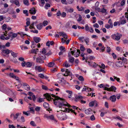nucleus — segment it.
I'll use <instances>...</instances> for the list:
<instances>
[{
    "label": "nucleus",
    "instance_id": "f257e3e1",
    "mask_svg": "<svg viewBox=\"0 0 128 128\" xmlns=\"http://www.w3.org/2000/svg\"><path fill=\"white\" fill-rule=\"evenodd\" d=\"M51 95L52 97L54 98L53 99L54 100V104L56 105H58L60 108L63 107L64 106H71L70 104L64 102L62 98L53 94Z\"/></svg>",
    "mask_w": 128,
    "mask_h": 128
},
{
    "label": "nucleus",
    "instance_id": "f03ea898",
    "mask_svg": "<svg viewBox=\"0 0 128 128\" xmlns=\"http://www.w3.org/2000/svg\"><path fill=\"white\" fill-rule=\"evenodd\" d=\"M63 109L62 110H60V111H57L58 113L57 114L56 116L57 118L61 120H66L67 118V116L66 114L64 112H62V110L64 112H71L74 113L76 115V113L75 112L74 110L72 109H68L66 108H63Z\"/></svg>",
    "mask_w": 128,
    "mask_h": 128
},
{
    "label": "nucleus",
    "instance_id": "7ed1b4c3",
    "mask_svg": "<svg viewBox=\"0 0 128 128\" xmlns=\"http://www.w3.org/2000/svg\"><path fill=\"white\" fill-rule=\"evenodd\" d=\"M5 32L4 34L3 35H2L0 37V38L2 40H4V39L7 40L9 39L10 37L12 36V37L15 38L17 36V34H12L10 33L9 35H8V36H7L6 34L7 32L6 30L5 31Z\"/></svg>",
    "mask_w": 128,
    "mask_h": 128
},
{
    "label": "nucleus",
    "instance_id": "20e7f679",
    "mask_svg": "<svg viewBox=\"0 0 128 128\" xmlns=\"http://www.w3.org/2000/svg\"><path fill=\"white\" fill-rule=\"evenodd\" d=\"M121 34L118 32L113 34L111 36L112 38L114 40L118 41L119 40L121 36Z\"/></svg>",
    "mask_w": 128,
    "mask_h": 128
},
{
    "label": "nucleus",
    "instance_id": "39448f33",
    "mask_svg": "<svg viewBox=\"0 0 128 128\" xmlns=\"http://www.w3.org/2000/svg\"><path fill=\"white\" fill-rule=\"evenodd\" d=\"M60 36H62L64 38H62L61 39L63 43H64L66 41V39L68 38V36L64 32H60L59 33Z\"/></svg>",
    "mask_w": 128,
    "mask_h": 128
},
{
    "label": "nucleus",
    "instance_id": "423d86ee",
    "mask_svg": "<svg viewBox=\"0 0 128 128\" xmlns=\"http://www.w3.org/2000/svg\"><path fill=\"white\" fill-rule=\"evenodd\" d=\"M61 71L64 72H65L66 73L64 74L63 73L62 74V75L64 76H72V74L71 72H70L67 69H61Z\"/></svg>",
    "mask_w": 128,
    "mask_h": 128
},
{
    "label": "nucleus",
    "instance_id": "0eeeda50",
    "mask_svg": "<svg viewBox=\"0 0 128 128\" xmlns=\"http://www.w3.org/2000/svg\"><path fill=\"white\" fill-rule=\"evenodd\" d=\"M98 103L96 100L92 101L90 102L89 104V106L90 107H92L94 106L97 107L98 105Z\"/></svg>",
    "mask_w": 128,
    "mask_h": 128
},
{
    "label": "nucleus",
    "instance_id": "6e6552de",
    "mask_svg": "<svg viewBox=\"0 0 128 128\" xmlns=\"http://www.w3.org/2000/svg\"><path fill=\"white\" fill-rule=\"evenodd\" d=\"M116 66L118 67H121L123 66L124 64L122 62L118 61L116 62L115 63Z\"/></svg>",
    "mask_w": 128,
    "mask_h": 128
},
{
    "label": "nucleus",
    "instance_id": "1a4fd4ad",
    "mask_svg": "<svg viewBox=\"0 0 128 128\" xmlns=\"http://www.w3.org/2000/svg\"><path fill=\"white\" fill-rule=\"evenodd\" d=\"M23 88L26 90H30V88L29 85L26 83H23L22 84Z\"/></svg>",
    "mask_w": 128,
    "mask_h": 128
},
{
    "label": "nucleus",
    "instance_id": "9d476101",
    "mask_svg": "<svg viewBox=\"0 0 128 128\" xmlns=\"http://www.w3.org/2000/svg\"><path fill=\"white\" fill-rule=\"evenodd\" d=\"M110 100L112 102H115L116 100V96L115 95L111 96L110 98Z\"/></svg>",
    "mask_w": 128,
    "mask_h": 128
},
{
    "label": "nucleus",
    "instance_id": "9b49d317",
    "mask_svg": "<svg viewBox=\"0 0 128 128\" xmlns=\"http://www.w3.org/2000/svg\"><path fill=\"white\" fill-rule=\"evenodd\" d=\"M68 56L69 62L71 63H72L74 61V58L73 57L71 56L70 53L68 54Z\"/></svg>",
    "mask_w": 128,
    "mask_h": 128
},
{
    "label": "nucleus",
    "instance_id": "f8f14e48",
    "mask_svg": "<svg viewBox=\"0 0 128 128\" xmlns=\"http://www.w3.org/2000/svg\"><path fill=\"white\" fill-rule=\"evenodd\" d=\"M85 114H92L93 112L92 110L90 108L84 111Z\"/></svg>",
    "mask_w": 128,
    "mask_h": 128
},
{
    "label": "nucleus",
    "instance_id": "ddd939ff",
    "mask_svg": "<svg viewBox=\"0 0 128 128\" xmlns=\"http://www.w3.org/2000/svg\"><path fill=\"white\" fill-rule=\"evenodd\" d=\"M116 88L114 86H112L109 88H107L106 90L108 91H112L116 92Z\"/></svg>",
    "mask_w": 128,
    "mask_h": 128
},
{
    "label": "nucleus",
    "instance_id": "4468645a",
    "mask_svg": "<svg viewBox=\"0 0 128 128\" xmlns=\"http://www.w3.org/2000/svg\"><path fill=\"white\" fill-rule=\"evenodd\" d=\"M44 96L45 97V98H46L47 100L49 101L50 100L52 99L51 96L48 94H44Z\"/></svg>",
    "mask_w": 128,
    "mask_h": 128
},
{
    "label": "nucleus",
    "instance_id": "2eb2a0df",
    "mask_svg": "<svg viewBox=\"0 0 128 128\" xmlns=\"http://www.w3.org/2000/svg\"><path fill=\"white\" fill-rule=\"evenodd\" d=\"M21 113H18L14 115V114H12L10 115V116H14V120H16L18 118L19 115L21 114Z\"/></svg>",
    "mask_w": 128,
    "mask_h": 128
},
{
    "label": "nucleus",
    "instance_id": "dca6fc26",
    "mask_svg": "<svg viewBox=\"0 0 128 128\" xmlns=\"http://www.w3.org/2000/svg\"><path fill=\"white\" fill-rule=\"evenodd\" d=\"M49 119L53 121L55 123H56L57 122V120L54 118V116L53 115L49 116Z\"/></svg>",
    "mask_w": 128,
    "mask_h": 128
},
{
    "label": "nucleus",
    "instance_id": "f3484780",
    "mask_svg": "<svg viewBox=\"0 0 128 128\" xmlns=\"http://www.w3.org/2000/svg\"><path fill=\"white\" fill-rule=\"evenodd\" d=\"M30 13L32 14H35L36 12V10L34 8H33L29 10Z\"/></svg>",
    "mask_w": 128,
    "mask_h": 128
},
{
    "label": "nucleus",
    "instance_id": "a211bd4d",
    "mask_svg": "<svg viewBox=\"0 0 128 128\" xmlns=\"http://www.w3.org/2000/svg\"><path fill=\"white\" fill-rule=\"evenodd\" d=\"M120 59L122 61L124 64H126L127 63L128 60L126 58L124 57H120Z\"/></svg>",
    "mask_w": 128,
    "mask_h": 128
},
{
    "label": "nucleus",
    "instance_id": "6ab92c4d",
    "mask_svg": "<svg viewBox=\"0 0 128 128\" xmlns=\"http://www.w3.org/2000/svg\"><path fill=\"white\" fill-rule=\"evenodd\" d=\"M88 64L90 65L91 66H92L93 67L95 68L98 66V64H96L95 62H91L90 63V62H88Z\"/></svg>",
    "mask_w": 128,
    "mask_h": 128
},
{
    "label": "nucleus",
    "instance_id": "aec40b11",
    "mask_svg": "<svg viewBox=\"0 0 128 128\" xmlns=\"http://www.w3.org/2000/svg\"><path fill=\"white\" fill-rule=\"evenodd\" d=\"M10 53L11 55L14 58H16L17 57L18 53H17L14 52H13L12 50H10Z\"/></svg>",
    "mask_w": 128,
    "mask_h": 128
},
{
    "label": "nucleus",
    "instance_id": "412c9836",
    "mask_svg": "<svg viewBox=\"0 0 128 128\" xmlns=\"http://www.w3.org/2000/svg\"><path fill=\"white\" fill-rule=\"evenodd\" d=\"M34 40L36 43H38L41 40V39L39 37H34Z\"/></svg>",
    "mask_w": 128,
    "mask_h": 128
},
{
    "label": "nucleus",
    "instance_id": "4be33fe9",
    "mask_svg": "<svg viewBox=\"0 0 128 128\" xmlns=\"http://www.w3.org/2000/svg\"><path fill=\"white\" fill-rule=\"evenodd\" d=\"M36 60L37 62H39L40 63H42L44 62V60L40 58H37Z\"/></svg>",
    "mask_w": 128,
    "mask_h": 128
},
{
    "label": "nucleus",
    "instance_id": "5701e85b",
    "mask_svg": "<svg viewBox=\"0 0 128 128\" xmlns=\"http://www.w3.org/2000/svg\"><path fill=\"white\" fill-rule=\"evenodd\" d=\"M35 68L36 70H38V72H40L42 70V69L40 66H37L35 67Z\"/></svg>",
    "mask_w": 128,
    "mask_h": 128
},
{
    "label": "nucleus",
    "instance_id": "b1692460",
    "mask_svg": "<svg viewBox=\"0 0 128 128\" xmlns=\"http://www.w3.org/2000/svg\"><path fill=\"white\" fill-rule=\"evenodd\" d=\"M39 2L40 6H43L45 3L44 0H40Z\"/></svg>",
    "mask_w": 128,
    "mask_h": 128
},
{
    "label": "nucleus",
    "instance_id": "393cba45",
    "mask_svg": "<svg viewBox=\"0 0 128 128\" xmlns=\"http://www.w3.org/2000/svg\"><path fill=\"white\" fill-rule=\"evenodd\" d=\"M44 107L47 110L49 108V105L46 102H44L43 104Z\"/></svg>",
    "mask_w": 128,
    "mask_h": 128
},
{
    "label": "nucleus",
    "instance_id": "a878e982",
    "mask_svg": "<svg viewBox=\"0 0 128 128\" xmlns=\"http://www.w3.org/2000/svg\"><path fill=\"white\" fill-rule=\"evenodd\" d=\"M38 30H40L42 28V24L40 23L38 24L36 26Z\"/></svg>",
    "mask_w": 128,
    "mask_h": 128
},
{
    "label": "nucleus",
    "instance_id": "bb28decb",
    "mask_svg": "<svg viewBox=\"0 0 128 128\" xmlns=\"http://www.w3.org/2000/svg\"><path fill=\"white\" fill-rule=\"evenodd\" d=\"M76 8L78 11H83L84 10V8L82 6H80V7L79 6H77Z\"/></svg>",
    "mask_w": 128,
    "mask_h": 128
},
{
    "label": "nucleus",
    "instance_id": "cd10ccee",
    "mask_svg": "<svg viewBox=\"0 0 128 128\" xmlns=\"http://www.w3.org/2000/svg\"><path fill=\"white\" fill-rule=\"evenodd\" d=\"M3 52L6 54H8L10 53V50L8 49L5 50H3L2 51Z\"/></svg>",
    "mask_w": 128,
    "mask_h": 128
},
{
    "label": "nucleus",
    "instance_id": "c85d7f7f",
    "mask_svg": "<svg viewBox=\"0 0 128 128\" xmlns=\"http://www.w3.org/2000/svg\"><path fill=\"white\" fill-rule=\"evenodd\" d=\"M54 62H50L48 65V67H53L54 65Z\"/></svg>",
    "mask_w": 128,
    "mask_h": 128
},
{
    "label": "nucleus",
    "instance_id": "c756f323",
    "mask_svg": "<svg viewBox=\"0 0 128 128\" xmlns=\"http://www.w3.org/2000/svg\"><path fill=\"white\" fill-rule=\"evenodd\" d=\"M66 92L68 94V97L69 98H70L72 97V92L70 90H66Z\"/></svg>",
    "mask_w": 128,
    "mask_h": 128
},
{
    "label": "nucleus",
    "instance_id": "7c9ffc66",
    "mask_svg": "<svg viewBox=\"0 0 128 128\" xmlns=\"http://www.w3.org/2000/svg\"><path fill=\"white\" fill-rule=\"evenodd\" d=\"M98 86L100 88H103L104 90H106L107 87H106L103 84H100L98 85Z\"/></svg>",
    "mask_w": 128,
    "mask_h": 128
},
{
    "label": "nucleus",
    "instance_id": "2f4dec72",
    "mask_svg": "<svg viewBox=\"0 0 128 128\" xmlns=\"http://www.w3.org/2000/svg\"><path fill=\"white\" fill-rule=\"evenodd\" d=\"M77 52L74 54V56L76 57H78L80 54V51L79 50H77Z\"/></svg>",
    "mask_w": 128,
    "mask_h": 128
},
{
    "label": "nucleus",
    "instance_id": "473e14b6",
    "mask_svg": "<svg viewBox=\"0 0 128 128\" xmlns=\"http://www.w3.org/2000/svg\"><path fill=\"white\" fill-rule=\"evenodd\" d=\"M15 0L14 2V4L16 6H17L18 7H19L20 6V4L18 0Z\"/></svg>",
    "mask_w": 128,
    "mask_h": 128
},
{
    "label": "nucleus",
    "instance_id": "72a5a7b5",
    "mask_svg": "<svg viewBox=\"0 0 128 128\" xmlns=\"http://www.w3.org/2000/svg\"><path fill=\"white\" fill-rule=\"evenodd\" d=\"M23 113L24 114L27 116H28L30 115V111H28L27 112L23 111Z\"/></svg>",
    "mask_w": 128,
    "mask_h": 128
},
{
    "label": "nucleus",
    "instance_id": "f704fd0d",
    "mask_svg": "<svg viewBox=\"0 0 128 128\" xmlns=\"http://www.w3.org/2000/svg\"><path fill=\"white\" fill-rule=\"evenodd\" d=\"M23 3L25 5L28 6L29 5L28 0H24Z\"/></svg>",
    "mask_w": 128,
    "mask_h": 128
},
{
    "label": "nucleus",
    "instance_id": "c9c22d12",
    "mask_svg": "<svg viewBox=\"0 0 128 128\" xmlns=\"http://www.w3.org/2000/svg\"><path fill=\"white\" fill-rule=\"evenodd\" d=\"M99 111L101 112L100 114V116L102 117H103L105 115V114L107 113V112L106 111L101 112V110H100Z\"/></svg>",
    "mask_w": 128,
    "mask_h": 128
},
{
    "label": "nucleus",
    "instance_id": "e433bc0d",
    "mask_svg": "<svg viewBox=\"0 0 128 128\" xmlns=\"http://www.w3.org/2000/svg\"><path fill=\"white\" fill-rule=\"evenodd\" d=\"M63 65L65 67H66V68L70 66V65L67 62H65L64 63Z\"/></svg>",
    "mask_w": 128,
    "mask_h": 128
},
{
    "label": "nucleus",
    "instance_id": "4c0bfd02",
    "mask_svg": "<svg viewBox=\"0 0 128 128\" xmlns=\"http://www.w3.org/2000/svg\"><path fill=\"white\" fill-rule=\"evenodd\" d=\"M30 124L31 125L33 126H36V124L35 122L33 121H32L30 122Z\"/></svg>",
    "mask_w": 128,
    "mask_h": 128
},
{
    "label": "nucleus",
    "instance_id": "58836bf2",
    "mask_svg": "<svg viewBox=\"0 0 128 128\" xmlns=\"http://www.w3.org/2000/svg\"><path fill=\"white\" fill-rule=\"evenodd\" d=\"M38 50L37 48L36 49H32L31 50L32 53H35V54H36V52H38L37 51Z\"/></svg>",
    "mask_w": 128,
    "mask_h": 128
},
{
    "label": "nucleus",
    "instance_id": "ea45409f",
    "mask_svg": "<svg viewBox=\"0 0 128 128\" xmlns=\"http://www.w3.org/2000/svg\"><path fill=\"white\" fill-rule=\"evenodd\" d=\"M113 118L115 119H117L121 121L122 120V118L118 116H116L114 117H113Z\"/></svg>",
    "mask_w": 128,
    "mask_h": 128
},
{
    "label": "nucleus",
    "instance_id": "a19ab883",
    "mask_svg": "<svg viewBox=\"0 0 128 128\" xmlns=\"http://www.w3.org/2000/svg\"><path fill=\"white\" fill-rule=\"evenodd\" d=\"M28 20L26 22V26H24V27H27V26H30V20L29 19H28Z\"/></svg>",
    "mask_w": 128,
    "mask_h": 128
},
{
    "label": "nucleus",
    "instance_id": "79ce46f5",
    "mask_svg": "<svg viewBox=\"0 0 128 128\" xmlns=\"http://www.w3.org/2000/svg\"><path fill=\"white\" fill-rule=\"evenodd\" d=\"M90 119L91 121H94L95 120L96 118L94 115H93L90 117Z\"/></svg>",
    "mask_w": 128,
    "mask_h": 128
},
{
    "label": "nucleus",
    "instance_id": "37998d69",
    "mask_svg": "<svg viewBox=\"0 0 128 128\" xmlns=\"http://www.w3.org/2000/svg\"><path fill=\"white\" fill-rule=\"evenodd\" d=\"M74 10L72 8H70L68 9H66V11L67 12H72Z\"/></svg>",
    "mask_w": 128,
    "mask_h": 128
},
{
    "label": "nucleus",
    "instance_id": "c03bdc74",
    "mask_svg": "<svg viewBox=\"0 0 128 128\" xmlns=\"http://www.w3.org/2000/svg\"><path fill=\"white\" fill-rule=\"evenodd\" d=\"M98 66L100 68H102L103 69H104L105 66L104 64L103 63H101V65H99Z\"/></svg>",
    "mask_w": 128,
    "mask_h": 128
},
{
    "label": "nucleus",
    "instance_id": "a18cd8bd",
    "mask_svg": "<svg viewBox=\"0 0 128 128\" xmlns=\"http://www.w3.org/2000/svg\"><path fill=\"white\" fill-rule=\"evenodd\" d=\"M80 50L82 51H84L85 50V48L81 44H80Z\"/></svg>",
    "mask_w": 128,
    "mask_h": 128
},
{
    "label": "nucleus",
    "instance_id": "49530a36",
    "mask_svg": "<svg viewBox=\"0 0 128 128\" xmlns=\"http://www.w3.org/2000/svg\"><path fill=\"white\" fill-rule=\"evenodd\" d=\"M44 101V99L43 98H39L37 100V102H38L40 103Z\"/></svg>",
    "mask_w": 128,
    "mask_h": 128
},
{
    "label": "nucleus",
    "instance_id": "de8ad7c7",
    "mask_svg": "<svg viewBox=\"0 0 128 128\" xmlns=\"http://www.w3.org/2000/svg\"><path fill=\"white\" fill-rule=\"evenodd\" d=\"M61 2L63 4L67 5L68 4V3L66 1V0H61Z\"/></svg>",
    "mask_w": 128,
    "mask_h": 128
},
{
    "label": "nucleus",
    "instance_id": "09e8293b",
    "mask_svg": "<svg viewBox=\"0 0 128 128\" xmlns=\"http://www.w3.org/2000/svg\"><path fill=\"white\" fill-rule=\"evenodd\" d=\"M26 66L27 67H30L32 66V64L30 62H28L26 63Z\"/></svg>",
    "mask_w": 128,
    "mask_h": 128
},
{
    "label": "nucleus",
    "instance_id": "8fccbe9b",
    "mask_svg": "<svg viewBox=\"0 0 128 128\" xmlns=\"http://www.w3.org/2000/svg\"><path fill=\"white\" fill-rule=\"evenodd\" d=\"M40 57L42 60H44L46 58V56L44 54H40Z\"/></svg>",
    "mask_w": 128,
    "mask_h": 128
},
{
    "label": "nucleus",
    "instance_id": "3c124183",
    "mask_svg": "<svg viewBox=\"0 0 128 128\" xmlns=\"http://www.w3.org/2000/svg\"><path fill=\"white\" fill-rule=\"evenodd\" d=\"M41 107H40L39 106H36L35 109L36 111L37 112H39L40 111V109H41Z\"/></svg>",
    "mask_w": 128,
    "mask_h": 128
},
{
    "label": "nucleus",
    "instance_id": "603ef678",
    "mask_svg": "<svg viewBox=\"0 0 128 128\" xmlns=\"http://www.w3.org/2000/svg\"><path fill=\"white\" fill-rule=\"evenodd\" d=\"M75 98L76 99H81L83 98V97L81 96H77L75 97Z\"/></svg>",
    "mask_w": 128,
    "mask_h": 128
},
{
    "label": "nucleus",
    "instance_id": "864d4df0",
    "mask_svg": "<svg viewBox=\"0 0 128 128\" xmlns=\"http://www.w3.org/2000/svg\"><path fill=\"white\" fill-rule=\"evenodd\" d=\"M50 7V4H46L44 6L45 8L46 9H48V8Z\"/></svg>",
    "mask_w": 128,
    "mask_h": 128
},
{
    "label": "nucleus",
    "instance_id": "5fc2aeb1",
    "mask_svg": "<svg viewBox=\"0 0 128 128\" xmlns=\"http://www.w3.org/2000/svg\"><path fill=\"white\" fill-rule=\"evenodd\" d=\"M125 3V0H122V1L120 2V4L121 6H124Z\"/></svg>",
    "mask_w": 128,
    "mask_h": 128
},
{
    "label": "nucleus",
    "instance_id": "6e6d98bb",
    "mask_svg": "<svg viewBox=\"0 0 128 128\" xmlns=\"http://www.w3.org/2000/svg\"><path fill=\"white\" fill-rule=\"evenodd\" d=\"M84 41L85 42L86 44L88 45V43L89 42V39L88 38H86L84 39Z\"/></svg>",
    "mask_w": 128,
    "mask_h": 128
},
{
    "label": "nucleus",
    "instance_id": "4d7b16f0",
    "mask_svg": "<svg viewBox=\"0 0 128 128\" xmlns=\"http://www.w3.org/2000/svg\"><path fill=\"white\" fill-rule=\"evenodd\" d=\"M108 23L111 25V28H112L113 27V24L112 22V20L111 19H109L108 21Z\"/></svg>",
    "mask_w": 128,
    "mask_h": 128
},
{
    "label": "nucleus",
    "instance_id": "13d9d810",
    "mask_svg": "<svg viewBox=\"0 0 128 128\" xmlns=\"http://www.w3.org/2000/svg\"><path fill=\"white\" fill-rule=\"evenodd\" d=\"M60 49L61 51H62L64 50H65V48L64 47L62 46H61L59 48Z\"/></svg>",
    "mask_w": 128,
    "mask_h": 128
},
{
    "label": "nucleus",
    "instance_id": "bf43d9fd",
    "mask_svg": "<svg viewBox=\"0 0 128 128\" xmlns=\"http://www.w3.org/2000/svg\"><path fill=\"white\" fill-rule=\"evenodd\" d=\"M84 36H82V37H80L78 38L79 40H80V41H81L82 42H84V41L83 40L84 39Z\"/></svg>",
    "mask_w": 128,
    "mask_h": 128
},
{
    "label": "nucleus",
    "instance_id": "052dcab7",
    "mask_svg": "<svg viewBox=\"0 0 128 128\" xmlns=\"http://www.w3.org/2000/svg\"><path fill=\"white\" fill-rule=\"evenodd\" d=\"M66 13L64 12H63L61 14V16L63 18H64L66 17Z\"/></svg>",
    "mask_w": 128,
    "mask_h": 128
},
{
    "label": "nucleus",
    "instance_id": "680f3d73",
    "mask_svg": "<svg viewBox=\"0 0 128 128\" xmlns=\"http://www.w3.org/2000/svg\"><path fill=\"white\" fill-rule=\"evenodd\" d=\"M85 29L86 31H88L89 30V27L88 24H86L85 26Z\"/></svg>",
    "mask_w": 128,
    "mask_h": 128
},
{
    "label": "nucleus",
    "instance_id": "e2e57ef3",
    "mask_svg": "<svg viewBox=\"0 0 128 128\" xmlns=\"http://www.w3.org/2000/svg\"><path fill=\"white\" fill-rule=\"evenodd\" d=\"M36 46V44H34V42H32V44L31 46V47L32 48H34Z\"/></svg>",
    "mask_w": 128,
    "mask_h": 128
},
{
    "label": "nucleus",
    "instance_id": "0e129e2a",
    "mask_svg": "<svg viewBox=\"0 0 128 128\" xmlns=\"http://www.w3.org/2000/svg\"><path fill=\"white\" fill-rule=\"evenodd\" d=\"M78 79L79 80L81 81H84V80L83 77L81 76H79L78 78Z\"/></svg>",
    "mask_w": 128,
    "mask_h": 128
},
{
    "label": "nucleus",
    "instance_id": "69168bd1",
    "mask_svg": "<svg viewBox=\"0 0 128 128\" xmlns=\"http://www.w3.org/2000/svg\"><path fill=\"white\" fill-rule=\"evenodd\" d=\"M42 89L45 90H48L47 87L46 86L42 85Z\"/></svg>",
    "mask_w": 128,
    "mask_h": 128
},
{
    "label": "nucleus",
    "instance_id": "338daca9",
    "mask_svg": "<svg viewBox=\"0 0 128 128\" xmlns=\"http://www.w3.org/2000/svg\"><path fill=\"white\" fill-rule=\"evenodd\" d=\"M106 51L107 52L109 53L111 51V49L110 47L107 46L106 48Z\"/></svg>",
    "mask_w": 128,
    "mask_h": 128
},
{
    "label": "nucleus",
    "instance_id": "774afa93",
    "mask_svg": "<svg viewBox=\"0 0 128 128\" xmlns=\"http://www.w3.org/2000/svg\"><path fill=\"white\" fill-rule=\"evenodd\" d=\"M38 76L40 78H44V76L43 74H38Z\"/></svg>",
    "mask_w": 128,
    "mask_h": 128
}]
</instances>
